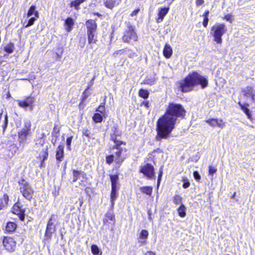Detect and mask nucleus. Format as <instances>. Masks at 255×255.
<instances>
[{
	"instance_id": "f257e3e1",
	"label": "nucleus",
	"mask_w": 255,
	"mask_h": 255,
	"mask_svg": "<svg viewBox=\"0 0 255 255\" xmlns=\"http://www.w3.org/2000/svg\"><path fill=\"white\" fill-rule=\"evenodd\" d=\"M186 111L180 104L169 103L164 115L157 122L156 139L167 138L172 130L177 118H183Z\"/></svg>"
},
{
	"instance_id": "f03ea898",
	"label": "nucleus",
	"mask_w": 255,
	"mask_h": 255,
	"mask_svg": "<svg viewBox=\"0 0 255 255\" xmlns=\"http://www.w3.org/2000/svg\"><path fill=\"white\" fill-rule=\"evenodd\" d=\"M207 79L200 75L197 72H192L189 74L184 80L180 83V87L183 92L191 91L193 87L200 84L202 88L206 87L208 85Z\"/></svg>"
},
{
	"instance_id": "7ed1b4c3",
	"label": "nucleus",
	"mask_w": 255,
	"mask_h": 255,
	"mask_svg": "<svg viewBox=\"0 0 255 255\" xmlns=\"http://www.w3.org/2000/svg\"><path fill=\"white\" fill-rule=\"evenodd\" d=\"M125 143L121 141H115V145L112 149V152L115 156V160L117 163L121 165L124 159L126 158L127 149L122 145Z\"/></svg>"
},
{
	"instance_id": "20e7f679",
	"label": "nucleus",
	"mask_w": 255,
	"mask_h": 255,
	"mask_svg": "<svg viewBox=\"0 0 255 255\" xmlns=\"http://www.w3.org/2000/svg\"><path fill=\"white\" fill-rule=\"evenodd\" d=\"M122 41L125 43H132L138 40V36L135 32L134 26L130 22L127 23V27L123 33Z\"/></svg>"
},
{
	"instance_id": "39448f33",
	"label": "nucleus",
	"mask_w": 255,
	"mask_h": 255,
	"mask_svg": "<svg viewBox=\"0 0 255 255\" xmlns=\"http://www.w3.org/2000/svg\"><path fill=\"white\" fill-rule=\"evenodd\" d=\"M226 26L223 23H216L211 29L210 34L214 37V40L217 43L221 44L222 36L227 32Z\"/></svg>"
},
{
	"instance_id": "423d86ee",
	"label": "nucleus",
	"mask_w": 255,
	"mask_h": 255,
	"mask_svg": "<svg viewBox=\"0 0 255 255\" xmlns=\"http://www.w3.org/2000/svg\"><path fill=\"white\" fill-rule=\"evenodd\" d=\"M20 192L27 199L30 200L32 197L33 190L28 182L22 179L18 181Z\"/></svg>"
},
{
	"instance_id": "0eeeda50",
	"label": "nucleus",
	"mask_w": 255,
	"mask_h": 255,
	"mask_svg": "<svg viewBox=\"0 0 255 255\" xmlns=\"http://www.w3.org/2000/svg\"><path fill=\"white\" fill-rule=\"evenodd\" d=\"M140 171L149 179H152L154 177V167L149 163H147L141 166Z\"/></svg>"
},
{
	"instance_id": "6e6552de",
	"label": "nucleus",
	"mask_w": 255,
	"mask_h": 255,
	"mask_svg": "<svg viewBox=\"0 0 255 255\" xmlns=\"http://www.w3.org/2000/svg\"><path fill=\"white\" fill-rule=\"evenodd\" d=\"M31 123L27 121L25 123L24 128L18 133L19 138L24 140L26 139L27 136L29 134L30 131Z\"/></svg>"
},
{
	"instance_id": "1a4fd4ad",
	"label": "nucleus",
	"mask_w": 255,
	"mask_h": 255,
	"mask_svg": "<svg viewBox=\"0 0 255 255\" xmlns=\"http://www.w3.org/2000/svg\"><path fill=\"white\" fill-rule=\"evenodd\" d=\"M3 245L7 251L10 252L14 251L15 243L11 238L4 237L3 240Z\"/></svg>"
},
{
	"instance_id": "9d476101",
	"label": "nucleus",
	"mask_w": 255,
	"mask_h": 255,
	"mask_svg": "<svg viewBox=\"0 0 255 255\" xmlns=\"http://www.w3.org/2000/svg\"><path fill=\"white\" fill-rule=\"evenodd\" d=\"M212 127H218L223 128L226 126V122L221 119H210L206 121Z\"/></svg>"
},
{
	"instance_id": "9b49d317",
	"label": "nucleus",
	"mask_w": 255,
	"mask_h": 255,
	"mask_svg": "<svg viewBox=\"0 0 255 255\" xmlns=\"http://www.w3.org/2000/svg\"><path fill=\"white\" fill-rule=\"evenodd\" d=\"M242 92L246 97L250 98V102L255 103V91L253 87L251 86H247L242 90Z\"/></svg>"
},
{
	"instance_id": "f8f14e48",
	"label": "nucleus",
	"mask_w": 255,
	"mask_h": 255,
	"mask_svg": "<svg viewBox=\"0 0 255 255\" xmlns=\"http://www.w3.org/2000/svg\"><path fill=\"white\" fill-rule=\"evenodd\" d=\"M55 215H52L48 221L45 232V236L47 239L50 238L52 234L55 230L53 223L52 222V220H55Z\"/></svg>"
},
{
	"instance_id": "ddd939ff",
	"label": "nucleus",
	"mask_w": 255,
	"mask_h": 255,
	"mask_svg": "<svg viewBox=\"0 0 255 255\" xmlns=\"http://www.w3.org/2000/svg\"><path fill=\"white\" fill-rule=\"evenodd\" d=\"M12 212L13 213L18 215L21 221L24 219L25 210L20 207L17 204L14 205Z\"/></svg>"
},
{
	"instance_id": "4468645a",
	"label": "nucleus",
	"mask_w": 255,
	"mask_h": 255,
	"mask_svg": "<svg viewBox=\"0 0 255 255\" xmlns=\"http://www.w3.org/2000/svg\"><path fill=\"white\" fill-rule=\"evenodd\" d=\"M87 32H97V25L96 21L93 19H89L86 22Z\"/></svg>"
},
{
	"instance_id": "2eb2a0df",
	"label": "nucleus",
	"mask_w": 255,
	"mask_h": 255,
	"mask_svg": "<svg viewBox=\"0 0 255 255\" xmlns=\"http://www.w3.org/2000/svg\"><path fill=\"white\" fill-rule=\"evenodd\" d=\"M169 10V7L159 8L158 9V18L157 19L158 22H160L163 20L164 16L167 14Z\"/></svg>"
},
{
	"instance_id": "dca6fc26",
	"label": "nucleus",
	"mask_w": 255,
	"mask_h": 255,
	"mask_svg": "<svg viewBox=\"0 0 255 255\" xmlns=\"http://www.w3.org/2000/svg\"><path fill=\"white\" fill-rule=\"evenodd\" d=\"M64 156V146L60 145L58 146L56 154V158L59 161H61L63 160Z\"/></svg>"
},
{
	"instance_id": "f3484780",
	"label": "nucleus",
	"mask_w": 255,
	"mask_h": 255,
	"mask_svg": "<svg viewBox=\"0 0 255 255\" xmlns=\"http://www.w3.org/2000/svg\"><path fill=\"white\" fill-rule=\"evenodd\" d=\"M148 236V233L147 231L145 230H142L139 237V242L142 245L146 243V240Z\"/></svg>"
},
{
	"instance_id": "a211bd4d",
	"label": "nucleus",
	"mask_w": 255,
	"mask_h": 255,
	"mask_svg": "<svg viewBox=\"0 0 255 255\" xmlns=\"http://www.w3.org/2000/svg\"><path fill=\"white\" fill-rule=\"evenodd\" d=\"M72 172L73 176V182H76L81 176H82L83 178H85L86 174L84 172L75 169H74Z\"/></svg>"
},
{
	"instance_id": "6ab92c4d",
	"label": "nucleus",
	"mask_w": 255,
	"mask_h": 255,
	"mask_svg": "<svg viewBox=\"0 0 255 255\" xmlns=\"http://www.w3.org/2000/svg\"><path fill=\"white\" fill-rule=\"evenodd\" d=\"M105 5L106 7L112 9L119 4L117 0H104Z\"/></svg>"
},
{
	"instance_id": "aec40b11",
	"label": "nucleus",
	"mask_w": 255,
	"mask_h": 255,
	"mask_svg": "<svg viewBox=\"0 0 255 255\" xmlns=\"http://www.w3.org/2000/svg\"><path fill=\"white\" fill-rule=\"evenodd\" d=\"M163 53L164 56L166 58H169L171 57L172 54V49L169 44H165L163 49Z\"/></svg>"
},
{
	"instance_id": "412c9836",
	"label": "nucleus",
	"mask_w": 255,
	"mask_h": 255,
	"mask_svg": "<svg viewBox=\"0 0 255 255\" xmlns=\"http://www.w3.org/2000/svg\"><path fill=\"white\" fill-rule=\"evenodd\" d=\"M36 6L35 5H32L29 8L27 13V17L29 18L32 15H34L36 18L39 17V12L36 10Z\"/></svg>"
},
{
	"instance_id": "4be33fe9",
	"label": "nucleus",
	"mask_w": 255,
	"mask_h": 255,
	"mask_svg": "<svg viewBox=\"0 0 255 255\" xmlns=\"http://www.w3.org/2000/svg\"><path fill=\"white\" fill-rule=\"evenodd\" d=\"M87 35L89 44L95 43L97 42V32H87Z\"/></svg>"
},
{
	"instance_id": "5701e85b",
	"label": "nucleus",
	"mask_w": 255,
	"mask_h": 255,
	"mask_svg": "<svg viewBox=\"0 0 255 255\" xmlns=\"http://www.w3.org/2000/svg\"><path fill=\"white\" fill-rule=\"evenodd\" d=\"M119 187H112V191L111 193V205L114 206L115 204V201L116 200L117 197V191L119 190Z\"/></svg>"
},
{
	"instance_id": "b1692460",
	"label": "nucleus",
	"mask_w": 255,
	"mask_h": 255,
	"mask_svg": "<svg viewBox=\"0 0 255 255\" xmlns=\"http://www.w3.org/2000/svg\"><path fill=\"white\" fill-rule=\"evenodd\" d=\"M74 25V21L72 18L68 17L65 21V29L68 32H70Z\"/></svg>"
},
{
	"instance_id": "393cba45",
	"label": "nucleus",
	"mask_w": 255,
	"mask_h": 255,
	"mask_svg": "<svg viewBox=\"0 0 255 255\" xmlns=\"http://www.w3.org/2000/svg\"><path fill=\"white\" fill-rule=\"evenodd\" d=\"M112 183V187H119L118 184L119 176L118 175H112L110 176Z\"/></svg>"
},
{
	"instance_id": "a878e982",
	"label": "nucleus",
	"mask_w": 255,
	"mask_h": 255,
	"mask_svg": "<svg viewBox=\"0 0 255 255\" xmlns=\"http://www.w3.org/2000/svg\"><path fill=\"white\" fill-rule=\"evenodd\" d=\"M48 147L47 146H46L43 148L42 151L40 152L39 154L40 158H42L41 161V164H42L43 162H44V161L47 159L48 157Z\"/></svg>"
},
{
	"instance_id": "bb28decb",
	"label": "nucleus",
	"mask_w": 255,
	"mask_h": 255,
	"mask_svg": "<svg viewBox=\"0 0 255 255\" xmlns=\"http://www.w3.org/2000/svg\"><path fill=\"white\" fill-rule=\"evenodd\" d=\"M16 228V225L13 222H8L5 227L7 232H12L15 231Z\"/></svg>"
},
{
	"instance_id": "cd10ccee",
	"label": "nucleus",
	"mask_w": 255,
	"mask_h": 255,
	"mask_svg": "<svg viewBox=\"0 0 255 255\" xmlns=\"http://www.w3.org/2000/svg\"><path fill=\"white\" fill-rule=\"evenodd\" d=\"M140 191L147 195H151L152 192V187L150 186H143L139 188Z\"/></svg>"
},
{
	"instance_id": "c85d7f7f",
	"label": "nucleus",
	"mask_w": 255,
	"mask_h": 255,
	"mask_svg": "<svg viewBox=\"0 0 255 255\" xmlns=\"http://www.w3.org/2000/svg\"><path fill=\"white\" fill-rule=\"evenodd\" d=\"M37 18H36L35 16L34 17H30L29 19L28 20L27 22L26 23V20H25L23 26L25 27H28L32 25H33L35 22V21L36 20Z\"/></svg>"
},
{
	"instance_id": "c756f323",
	"label": "nucleus",
	"mask_w": 255,
	"mask_h": 255,
	"mask_svg": "<svg viewBox=\"0 0 255 255\" xmlns=\"http://www.w3.org/2000/svg\"><path fill=\"white\" fill-rule=\"evenodd\" d=\"M186 208L185 206L181 204L180 206L178 208L177 211L178 215L181 217H184L186 216Z\"/></svg>"
},
{
	"instance_id": "7c9ffc66",
	"label": "nucleus",
	"mask_w": 255,
	"mask_h": 255,
	"mask_svg": "<svg viewBox=\"0 0 255 255\" xmlns=\"http://www.w3.org/2000/svg\"><path fill=\"white\" fill-rule=\"evenodd\" d=\"M115 220V216L113 213L111 211L108 212L105 216V218L104 219L103 222L105 224L109 221H114Z\"/></svg>"
},
{
	"instance_id": "2f4dec72",
	"label": "nucleus",
	"mask_w": 255,
	"mask_h": 255,
	"mask_svg": "<svg viewBox=\"0 0 255 255\" xmlns=\"http://www.w3.org/2000/svg\"><path fill=\"white\" fill-rule=\"evenodd\" d=\"M14 49L13 44L10 43L4 47V51L7 53H12Z\"/></svg>"
},
{
	"instance_id": "473e14b6",
	"label": "nucleus",
	"mask_w": 255,
	"mask_h": 255,
	"mask_svg": "<svg viewBox=\"0 0 255 255\" xmlns=\"http://www.w3.org/2000/svg\"><path fill=\"white\" fill-rule=\"evenodd\" d=\"M91 251L94 255H102V252L100 251L99 248L96 245H93L91 246Z\"/></svg>"
},
{
	"instance_id": "72a5a7b5",
	"label": "nucleus",
	"mask_w": 255,
	"mask_h": 255,
	"mask_svg": "<svg viewBox=\"0 0 255 255\" xmlns=\"http://www.w3.org/2000/svg\"><path fill=\"white\" fill-rule=\"evenodd\" d=\"M103 117L101 114L95 113L93 117V120L96 123H101L103 120Z\"/></svg>"
},
{
	"instance_id": "f704fd0d",
	"label": "nucleus",
	"mask_w": 255,
	"mask_h": 255,
	"mask_svg": "<svg viewBox=\"0 0 255 255\" xmlns=\"http://www.w3.org/2000/svg\"><path fill=\"white\" fill-rule=\"evenodd\" d=\"M156 81V79L155 77H147L144 80V83L149 85H152L155 83Z\"/></svg>"
},
{
	"instance_id": "c9c22d12",
	"label": "nucleus",
	"mask_w": 255,
	"mask_h": 255,
	"mask_svg": "<svg viewBox=\"0 0 255 255\" xmlns=\"http://www.w3.org/2000/svg\"><path fill=\"white\" fill-rule=\"evenodd\" d=\"M239 105L240 106L241 109L247 115L248 118L250 119L251 117V115L250 114V110L248 108H247L245 106L241 104L240 102L239 103Z\"/></svg>"
},
{
	"instance_id": "e433bc0d",
	"label": "nucleus",
	"mask_w": 255,
	"mask_h": 255,
	"mask_svg": "<svg viewBox=\"0 0 255 255\" xmlns=\"http://www.w3.org/2000/svg\"><path fill=\"white\" fill-rule=\"evenodd\" d=\"M139 96L141 98L146 99L148 97L149 93L147 90L140 89L139 91Z\"/></svg>"
},
{
	"instance_id": "4c0bfd02",
	"label": "nucleus",
	"mask_w": 255,
	"mask_h": 255,
	"mask_svg": "<svg viewBox=\"0 0 255 255\" xmlns=\"http://www.w3.org/2000/svg\"><path fill=\"white\" fill-rule=\"evenodd\" d=\"M97 112H100L102 115H103V117L106 118L107 117V114L106 113L105 108L104 105H100L96 110Z\"/></svg>"
},
{
	"instance_id": "58836bf2",
	"label": "nucleus",
	"mask_w": 255,
	"mask_h": 255,
	"mask_svg": "<svg viewBox=\"0 0 255 255\" xmlns=\"http://www.w3.org/2000/svg\"><path fill=\"white\" fill-rule=\"evenodd\" d=\"M8 201V196L6 194H4L3 197L0 200V204L4 207L7 204Z\"/></svg>"
},
{
	"instance_id": "ea45409f",
	"label": "nucleus",
	"mask_w": 255,
	"mask_h": 255,
	"mask_svg": "<svg viewBox=\"0 0 255 255\" xmlns=\"http://www.w3.org/2000/svg\"><path fill=\"white\" fill-rule=\"evenodd\" d=\"M182 198L179 195H176L173 197V203L176 205L181 203Z\"/></svg>"
},
{
	"instance_id": "a19ab883",
	"label": "nucleus",
	"mask_w": 255,
	"mask_h": 255,
	"mask_svg": "<svg viewBox=\"0 0 255 255\" xmlns=\"http://www.w3.org/2000/svg\"><path fill=\"white\" fill-rule=\"evenodd\" d=\"M25 101L28 104V105L29 106L30 105H31L32 104H33L34 102L35 98H34V97H33L32 96H29V97H27L25 99Z\"/></svg>"
},
{
	"instance_id": "79ce46f5",
	"label": "nucleus",
	"mask_w": 255,
	"mask_h": 255,
	"mask_svg": "<svg viewBox=\"0 0 255 255\" xmlns=\"http://www.w3.org/2000/svg\"><path fill=\"white\" fill-rule=\"evenodd\" d=\"M8 125V116L6 113L4 116V124L2 125L3 131L4 132Z\"/></svg>"
},
{
	"instance_id": "37998d69",
	"label": "nucleus",
	"mask_w": 255,
	"mask_h": 255,
	"mask_svg": "<svg viewBox=\"0 0 255 255\" xmlns=\"http://www.w3.org/2000/svg\"><path fill=\"white\" fill-rule=\"evenodd\" d=\"M217 171V169L212 166H209V174L212 176H213V174L215 173Z\"/></svg>"
},
{
	"instance_id": "c03bdc74",
	"label": "nucleus",
	"mask_w": 255,
	"mask_h": 255,
	"mask_svg": "<svg viewBox=\"0 0 255 255\" xmlns=\"http://www.w3.org/2000/svg\"><path fill=\"white\" fill-rule=\"evenodd\" d=\"M115 158L114 154H112L109 156H107L106 157V162L108 164H110L113 161Z\"/></svg>"
},
{
	"instance_id": "a18cd8bd",
	"label": "nucleus",
	"mask_w": 255,
	"mask_h": 255,
	"mask_svg": "<svg viewBox=\"0 0 255 255\" xmlns=\"http://www.w3.org/2000/svg\"><path fill=\"white\" fill-rule=\"evenodd\" d=\"M73 136H71L68 137L66 139V144L67 146V148L68 150H71V144L72 142Z\"/></svg>"
},
{
	"instance_id": "49530a36",
	"label": "nucleus",
	"mask_w": 255,
	"mask_h": 255,
	"mask_svg": "<svg viewBox=\"0 0 255 255\" xmlns=\"http://www.w3.org/2000/svg\"><path fill=\"white\" fill-rule=\"evenodd\" d=\"M183 187L185 189L188 188L190 185L189 182L188 181V180L187 179L184 178L183 179Z\"/></svg>"
},
{
	"instance_id": "de8ad7c7",
	"label": "nucleus",
	"mask_w": 255,
	"mask_h": 255,
	"mask_svg": "<svg viewBox=\"0 0 255 255\" xmlns=\"http://www.w3.org/2000/svg\"><path fill=\"white\" fill-rule=\"evenodd\" d=\"M81 3L77 0L72 1L71 3V6H74L76 9H78L79 5Z\"/></svg>"
},
{
	"instance_id": "09e8293b",
	"label": "nucleus",
	"mask_w": 255,
	"mask_h": 255,
	"mask_svg": "<svg viewBox=\"0 0 255 255\" xmlns=\"http://www.w3.org/2000/svg\"><path fill=\"white\" fill-rule=\"evenodd\" d=\"M128 51H129V49H128V48H125V49H123L119 50H117V51H115L114 52V55H118L119 54H121L122 53H124V52H127Z\"/></svg>"
},
{
	"instance_id": "8fccbe9b",
	"label": "nucleus",
	"mask_w": 255,
	"mask_h": 255,
	"mask_svg": "<svg viewBox=\"0 0 255 255\" xmlns=\"http://www.w3.org/2000/svg\"><path fill=\"white\" fill-rule=\"evenodd\" d=\"M18 105L22 107V108H26L27 107H28L29 106L28 105V104L26 103V102L24 101H19V103H18Z\"/></svg>"
},
{
	"instance_id": "3c124183",
	"label": "nucleus",
	"mask_w": 255,
	"mask_h": 255,
	"mask_svg": "<svg viewBox=\"0 0 255 255\" xmlns=\"http://www.w3.org/2000/svg\"><path fill=\"white\" fill-rule=\"evenodd\" d=\"M193 176L196 180H199L200 179V175L197 171H195L193 172Z\"/></svg>"
},
{
	"instance_id": "603ef678",
	"label": "nucleus",
	"mask_w": 255,
	"mask_h": 255,
	"mask_svg": "<svg viewBox=\"0 0 255 255\" xmlns=\"http://www.w3.org/2000/svg\"><path fill=\"white\" fill-rule=\"evenodd\" d=\"M82 132H83V135H84L85 136H86L89 138L91 137L90 132H89V131L88 130L83 129Z\"/></svg>"
},
{
	"instance_id": "864d4df0",
	"label": "nucleus",
	"mask_w": 255,
	"mask_h": 255,
	"mask_svg": "<svg viewBox=\"0 0 255 255\" xmlns=\"http://www.w3.org/2000/svg\"><path fill=\"white\" fill-rule=\"evenodd\" d=\"M162 175V169H161L159 171V174H158V180H157V186H158L159 185Z\"/></svg>"
},
{
	"instance_id": "5fc2aeb1",
	"label": "nucleus",
	"mask_w": 255,
	"mask_h": 255,
	"mask_svg": "<svg viewBox=\"0 0 255 255\" xmlns=\"http://www.w3.org/2000/svg\"><path fill=\"white\" fill-rule=\"evenodd\" d=\"M224 19H226L227 21H230V22H232V15L231 14H228L226 15H225L224 17Z\"/></svg>"
},
{
	"instance_id": "6e6d98bb",
	"label": "nucleus",
	"mask_w": 255,
	"mask_h": 255,
	"mask_svg": "<svg viewBox=\"0 0 255 255\" xmlns=\"http://www.w3.org/2000/svg\"><path fill=\"white\" fill-rule=\"evenodd\" d=\"M139 8H137L135 10H134L130 14V16L133 17V16H136L137 13L139 12Z\"/></svg>"
},
{
	"instance_id": "4d7b16f0",
	"label": "nucleus",
	"mask_w": 255,
	"mask_h": 255,
	"mask_svg": "<svg viewBox=\"0 0 255 255\" xmlns=\"http://www.w3.org/2000/svg\"><path fill=\"white\" fill-rule=\"evenodd\" d=\"M208 21V17H205L203 22V25L205 27H206L207 26Z\"/></svg>"
},
{
	"instance_id": "13d9d810",
	"label": "nucleus",
	"mask_w": 255,
	"mask_h": 255,
	"mask_svg": "<svg viewBox=\"0 0 255 255\" xmlns=\"http://www.w3.org/2000/svg\"><path fill=\"white\" fill-rule=\"evenodd\" d=\"M204 1L203 0H196V4L197 6L202 5L203 4Z\"/></svg>"
},
{
	"instance_id": "bf43d9fd",
	"label": "nucleus",
	"mask_w": 255,
	"mask_h": 255,
	"mask_svg": "<svg viewBox=\"0 0 255 255\" xmlns=\"http://www.w3.org/2000/svg\"><path fill=\"white\" fill-rule=\"evenodd\" d=\"M142 105H143L146 108H148L149 107V103L147 101L143 102Z\"/></svg>"
},
{
	"instance_id": "052dcab7",
	"label": "nucleus",
	"mask_w": 255,
	"mask_h": 255,
	"mask_svg": "<svg viewBox=\"0 0 255 255\" xmlns=\"http://www.w3.org/2000/svg\"><path fill=\"white\" fill-rule=\"evenodd\" d=\"M209 14V10H207L205 11V13L204 14L203 16L205 17H208V15Z\"/></svg>"
},
{
	"instance_id": "680f3d73",
	"label": "nucleus",
	"mask_w": 255,
	"mask_h": 255,
	"mask_svg": "<svg viewBox=\"0 0 255 255\" xmlns=\"http://www.w3.org/2000/svg\"><path fill=\"white\" fill-rule=\"evenodd\" d=\"M136 56V55L135 53H133L132 54H130L129 55H128V57L129 58H133L134 57Z\"/></svg>"
},
{
	"instance_id": "e2e57ef3",
	"label": "nucleus",
	"mask_w": 255,
	"mask_h": 255,
	"mask_svg": "<svg viewBox=\"0 0 255 255\" xmlns=\"http://www.w3.org/2000/svg\"><path fill=\"white\" fill-rule=\"evenodd\" d=\"M145 255H155L153 252H152L151 251H149V252H147L145 254Z\"/></svg>"
},
{
	"instance_id": "0e129e2a",
	"label": "nucleus",
	"mask_w": 255,
	"mask_h": 255,
	"mask_svg": "<svg viewBox=\"0 0 255 255\" xmlns=\"http://www.w3.org/2000/svg\"><path fill=\"white\" fill-rule=\"evenodd\" d=\"M4 206L3 205H2L1 204H0V210L1 209H2L3 208H4Z\"/></svg>"
},
{
	"instance_id": "69168bd1",
	"label": "nucleus",
	"mask_w": 255,
	"mask_h": 255,
	"mask_svg": "<svg viewBox=\"0 0 255 255\" xmlns=\"http://www.w3.org/2000/svg\"><path fill=\"white\" fill-rule=\"evenodd\" d=\"M236 196V192H234L233 195L232 196V198H234Z\"/></svg>"
},
{
	"instance_id": "338daca9",
	"label": "nucleus",
	"mask_w": 255,
	"mask_h": 255,
	"mask_svg": "<svg viewBox=\"0 0 255 255\" xmlns=\"http://www.w3.org/2000/svg\"><path fill=\"white\" fill-rule=\"evenodd\" d=\"M79 1L81 3L83 2L85 0H77Z\"/></svg>"
},
{
	"instance_id": "774afa93",
	"label": "nucleus",
	"mask_w": 255,
	"mask_h": 255,
	"mask_svg": "<svg viewBox=\"0 0 255 255\" xmlns=\"http://www.w3.org/2000/svg\"><path fill=\"white\" fill-rule=\"evenodd\" d=\"M43 143H44L43 140H40V143L41 145H43Z\"/></svg>"
}]
</instances>
